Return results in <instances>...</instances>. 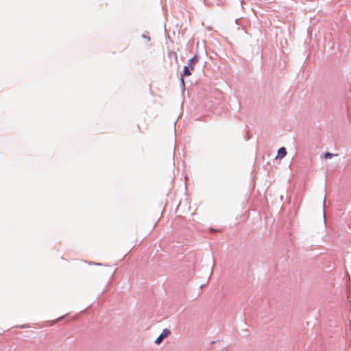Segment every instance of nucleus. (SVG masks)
Listing matches in <instances>:
<instances>
[{"mask_svg": "<svg viewBox=\"0 0 351 351\" xmlns=\"http://www.w3.org/2000/svg\"><path fill=\"white\" fill-rule=\"evenodd\" d=\"M198 62L197 56L189 60L188 65L184 66L183 75L189 76L195 69V64Z\"/></svg>", "mask_w": 351, "mask_h": 351, "instance_id": "obj_1", "label": "nucleus"}, {"mask_svg": "<svg viewBox=\"0 0 351 351\" xmlns=\"http://www.w3.org/2000/svg\"><path fill=\"white\" fill-rule=\"evenodd\" d=\"M169 334L170 330L169 329H164L160 336L156 339L155 343L159 345L162 342V339L167 337Z\"/></svg>", "mask_w": 351, "mask_h": 351, "instance_id": "obj_2", "label": "nucleus"}, {"mask_svg": "<svg viewBox=\"0 0 351 351\" xmlns=\"http://www.w3.org/2000/svg\"><path fill=\"white\" fill-rule=\"evenodd\" d=\"M287 154V151L285 147H280L278 151V156L276 158H280V159L284 158Z\"/></svg>", "mask_w": 351, "mask_h": 351, "instance_id": "obj_3", "label": "nucleus"}, {"mask_svg": "<svg viewBox=\"0 0 351 351\" xmlns=\"http://www.w3.org/2000/svg\"><path fill=\"white\" fill-rule=\"evenodd\" d=\"M332 156H333V154L331 153H329V152H326L324 154L325 158H332Z\"/></svg>", "mask_w": 351, "mask_h": 351, "instance_id": "obj_4", "label": "nucleus"}, {"mask_svg": "<svg viewBox=\"0 0 351 351\" xmlns=\"http://www.w3.org/2000/svg\"><path fill=\"white\" fill-rule=\"evenodd\" d=\"M182 84H184V79L182 78Z\"/></svg>", "mask_w": 351, "mask_h": 351, "instance_id": "obj_5", "label": "nucleus"}]
</instances>
